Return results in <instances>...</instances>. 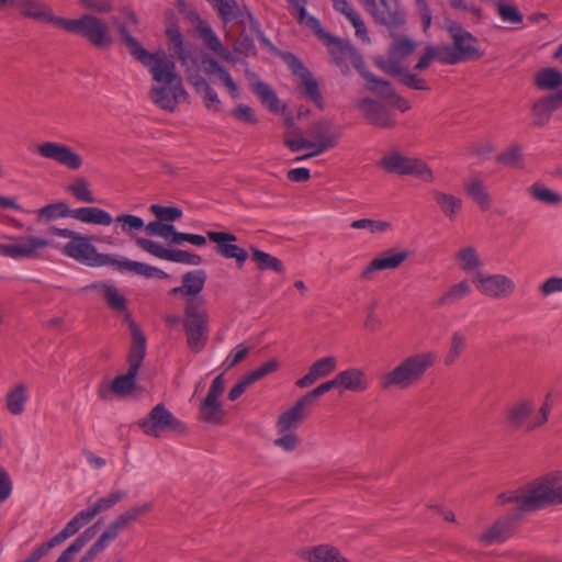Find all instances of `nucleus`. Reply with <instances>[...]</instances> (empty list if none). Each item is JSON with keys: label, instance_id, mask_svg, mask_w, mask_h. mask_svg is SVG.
Listing matches in <instances>:
<instances>
[{"label": "nucleus", "instance_id": "obj_1", "mask_svg": "<svg viewBox=\"0 0 562 562\" xmlns=\"http://www.w3.org/2000/svg\"><path fill=\"white\" fill-rule=\"evenodd\" d=\"M119 33L130 55L140 63L153 78L154 83L149 90L150 100L158 108L175 112L178 105L188 99L176 63L166 55L165 50L148 52L126 31L125 25H119Z\"/></svg>", "mask_w": 562, "mask_h": 562}, {"label": "nucleus", "instance_id": "obj_2", "mask_svg": "<svg viewBox=\"0 0 562 562\" xmlns=\"http://www.w3.org/2000/svg\"><path fill=\"white\" fill-rule=\"evenodd\" d=\"M499 505L513 504L516 513H535L553 504V479L539 476L498 495Z\"/></svg>", "mask_w": 562, "mask_h": 562}, {"label": "nucleus", "instance_id": "obj_3", "mask_svg": "<svg viewBox=\"0 0 562 562\" xmlns=\"http://www.w3.org/2000/svg\"><path fill=\"white\" fill-rule=\"evenodd\" d=\"M436 361L437 353L432 350L412 353L382 373L379 376V385L383 391L407 390L422 381Z\"/></svg>", "mask_w": 562, "mask_h": 562}, {"label": "nucleus", "instance_id": "obj_4", "mask_svg": "<svg viewBox=\"0 0 562 562\" xmlns=\"http://www.w3.org/2000/svg\"><path fill=\"white\" fill-rule=\"evenodd\" d=\"M183 327L189 348L194 352H200L209 338V315L202 300L187 299Z\"/></svg>", "mask_w": 562, "mask_h": 562}, {"label": "nucleus", "instance_id": "obj_5", "mask_svg": "<svg viewBox=\"0 0 562 562\" xmlns=\"http://www.w3.org/2000/svg\"><path fill=\"white\" fill-rule=\"evenodd\" d=\"M60 29L80 35L97 48H110L113 44L108 23L94 14H83L79 19L64 18Z\"/></svg>", "mask_w": 562, "mask_h": 562}, {"label": "nucleus", "instance_id": "obj_6", "mask_svg": "<svg viewBox=\"0 0 562 562\" xmlns=\"http://www.w3.org/2000/svg\"><path fill=\"white\" fill-rule=\"evenodd\" d=\"M447 31L453 42V46L442 45V64L457 65L461 61L475 59L482 56L477 47L476 38L468 31H465L458 23H450Z\"/></svg>", "mask_w": 562, "mask_h": 562}, {"label": "nucleus", "instance_id": "obj_7", "mask_svg": "<svg viewBox=\"0 0 562 562\" xmlns=\"http://www.w3.org/2000/svg\"><path fill=\"white\" fill-rule=\"evenodd\" d=\"M130 329L132 346L128 355V370L126 374L116 376L111 384V390L120 395H125L133 391L138 369L146 353V339L140 328L131 321Z\"/></svg>", "mask_w": 562, "mask_h": 562}, {"label": "nucleus", "instance_id": "obj_8", "mask_svg": "<svg viewBox=\"0 0 562 562\" xmlns=\"http://www.w3.org/2000/svg\"><path fill=\"white\" fill-rule=\"evenodd\" d=\"M379 166L386 172L398 176H412L424 182H432L435 177L426 161L418 157L406 156L400 151H391L384 155Z\"/></svg>", "mask_w": 562, "mask_h": 562}, {"label": "nucleus", "instance_id": "obj_9", "mask_svg": "<svg viewBox=\"0 0 562 562\" xmlns=\"http://www.w3.org/2000/svg\"><path fill=\"white\" fill-rule=\"evenodd\" d=\"M138 427L147 436L158 438L164 431L182 432L184 424L168 411L162 404H157L148 415L137 423Z\"/></svg>", "mask_w": 562, "mask_h": 562}, {"label": "nucleus", "instance_id": "obj_10", "mask_svg": "<svg viewBox=\"0 0 562 562\" xmlns=\"http://www.w3.org/2000/svg\"><path fill=\"white\" fill-rule=\"evenodd\" d=\"M535 411V403L529 398H522L514 403L506 412V419L509 425L514 428H519L526 425L527 430H533L548 422V417L551 411V405L546 402L539 409V415L529 420L528 418Z\"/></svg>", "mask_w": 562, "mask_h": 562}, {"label": "nucleus", "instance_id": "obj_11", "mask_svg": "<svg viewBox=\"0 0 562 562\" xmlns=\"http://www.w3.org/2000/svg\"><path fill=\"white\" fill-rule=\"evenodd\" d=\"M61 251L65 256L89 267H104L110 262V255L100 254L89 237L79 233L64 245Z\"/></svg>", "mask_w": 562, "mask_h": 562}, {"label": "nucleus", "instance_id": "obj_12", "mask_svg": "<svg viewBox=\"0 0 562 562\" xmlns=\"http://www.w3.org/2000/svg\"><path fill=\"white\" fill-rule=\"evenodd\" d=\"M48 246V241L36 236L5 237L0 241V255L14 259H33Z\"/></svg>", "mask_w": 562, "mask_h": 562}, {"label": "nucleus", "instance_id": "obj_13", "mask_svg": "<svg viewBox=\"0 0 562 562\" xmlns=\"http://www.w3.org/2000/svg\"><path fill=\"white\" fill-rule=\"evenodd\" d=\"M322 40H324L328 50L337 66L345 72L347 71V61H350L355 68L362 75V72H369L364 69V63L362 57L352 47L349 42L340 38L330 36L323 29L322 33H316Z\"/></svg>", "mask_w": 562, "mask_h": 562}, {"label": "nucleus", "instance_id": "obj_14", "mask_svg": "<svg viewBox=\"0 0 562 562\" xmlns=\"http://www.w3.org/2000/svg\"><path fill=\"white\" fill-rule=\"evenodd\" d=\"M472 281L482 295L492 300L509 297L516 290L515 281L501 273L488 274L477 272Z\"/></svg>", "mask_w": 562, "mask_h": 562}, {"label": "nucleus", "instance_id": "obj_15", "mask_svg": "<svg viewBox=\"0 0 562 562\" xmlns=\"http://www.w3.org/2000/svg\"><path fill=\"white\" fill-rule=\"evenodd\" d=\"M401 9H403L401 7ZM404 11V10H402ZM404 13V22L397 25L394 29H391L385 25L386 30L390 32V35L394 38L389 48V54L386 57H379L375 59L376 66L382 70V66L391 63L396 66H404L403 60L408 57L416 48V44L413 40L401 36L400 33L403 31L406 23V15ZM384 26V24H382Z\"/></svg>", "mask_w": 562, "mask_h": 562}, {"label": "nucleus", "instance_id": "obj_16", "mask_svg": "<svg viewBox=\"0 0 562 562\" xmlns=\"http://www.w3.org/2000/svg\"><path fill=\"white\" fill-rule=\"evenodd\" d=\"M366 11L379 24L391 29L404 22V13L398 0H360Z\"/></svg>", "mask_w": 562, "mask_h": 562}, {"label": "nucleus", "instance_id": "obj_17", "mask_svg": "<svg viewBox=\"0 0 562 562\" xmlns=\"http://www.w3.org/2000/svg\"><path fill=\"white\" fill-rule=\"evenodd\" d=\"M136 245L147 254L171 262L200 266L202 257L182 249L166 248L160 243L148 238H137Z\"/></svg>", "mask_w": 562, "mask_h": 562}, {"label": "nucleus", "instance_id": "obj_18", "mask_svg": "<svg viewBox=\"0 0 562 562\" xmlns=\"http://www.w3.org/2000/svg\"><path fill=\"white\" fill-rule=\"evenodd\" d=\"M36 153L69 170H78L83 164L82 157L74 148L63 143L44 142L36 147Z\"/></svg>", "mask_w": 562, "mask_h": 562}, {"label": "nucleus", "instance_id": "obj_19", "mask_svg": "<svg viewBox=\"0 0 562 562\" xmlns=\"http://www.w3.org/2000/svg\"><path fill=\"white\" fill-rule=\"evenodd\" d=\"M15 9L24 19L52 24L59 29L64 21V18L55 15L52 8L43 0H16Z\"/></svg>", "mask_w": 562, "mask_h": 562}, {"label": "nucleus", "instance_id": "obj_20", "mask_svg": "<svg viewBox=\"0 0 562 562\" xmlns=\"http://www.w3.org/2000/svg\"><path fill=\"white\" fill-rule=\"evenodd\" d=\"M207 238L216 244V252L225 259H234L237 267L241 268L248 259V252L236 245L237 237L225 232L209 231Z\"/></svg>", "mask_w": 562, "mask_h": 562}, {"label": "nucleus", "instance_id": "obj_21", "mask_svg": "<svg viewBox=\"0 0 562 562\" xmlns=\"http://www.w3.org/2000/svg\"><path fill=\"white\" fill-rule=\"evenodd\" d=\"M409 254L406 250L389 249L380 256L373 258L361 271L360 279L369 281L378 271L394 270L398 268L407 258Z\"/></svg>", "mask_w": 562, "mask_h": 562}, {"label": "nucleus", "instance_id": "obj_22", "mask_svg": "<svg viewBox=\"0 0 562 562\" xmlns=\"http://www.w3.org/2000/svg\"><path fill=\"white\" fill-rule=\"evenodd\" d=\"M308 135L313 138L312 155H321L337 145L340 128L334 127L329 122L321 121L312 126Z\"/></svg>", "mask_w": 562, "mask_h": 562}, {"label": "nucleus", "instance_id": "obj_23", "mask_svg": "<svg viewBox=\"0 0 562 562\" xmlns=\"http://www.w3.org/2000/svg\"><path fill=\"white\" fill-rule=\"evenodd\" d=\"M340 393H363L369 390L371 382L366 371L358 367H350L339 371L335 376Z\"/></svg>", "mask_w": 562, "mask_h": 562}, {"label": "nucleus", "instance_id": "obj_24", "mask_svg": "<svg viewBox=\"0 0 562 562\" xmlns=\"http://www.w3.org/2000/svg\"><path fill=\"white\" fill-rule=\"evenodd\" d=\"M81 292L94 291L105 302L109 308L123 313L127 310V300L112 282H95L83 286Z\"/></svg>", "mask_w": 562, "mask_h": 562}, {"label": "nucleus", "instance_id": "obj_25", "mask_svg": "<svg viewBox=\"0 0 562 562\" xmlns=\"http://www.w3.org/2000/svg\"><path fill=\"white\" fill-rule=\"evenodd\" d=\"M109 267L114 268L121 273H133L137 276H143L145 278H159V279H167L168 273L165 271L143 263L138 261L130 260L125 257H116L113 255H110V262L108 265Z\"/></svg>", "mask_w": 562, "mask_h": 562}, {"label": "nucleus", "instance_id": "obj_26", "mask_svg": "<svg viewBox=\"0 0 562 562\" xmlns=\"http://www.w3.org/2000/svg\"><path fill=\"white\" fill-rule=\"evenodd\" d=\"M517 513L497 520L487 530L479 536V541L484 546L493 543H501L512 537L516 527V521L519 519Z\"/></svg>", "mask_w": 562, "mask_h": 562}, {"label": "nucleus", "instance_id": "obj_27", "mask_svg": "<svg viewBox=\"0 0 562 562\" xmlns=\"http://www.w3.org/2000/svg\"><path fill=\"white\" fill-rule=\"evenodd\" d=\"M186 76L187 80L193 86L196 93L202 95L205 108L214 113L221 112L222 102L216 91L200 74H198L196 69L194 68V72H191L190 68H188V70H186Z\"/></svg>", "mask_w": 562, "mask_h": 562}, {"label": "nucleus", "instance_id": "obj_28", "mask_svg": "<svg viewBox=\"0 0 562 562\" xmlns=\"http://www.w3.org/2000/svg\"><path fill=\"white\" fill-rule=\"evenodd\" d=\"M362 77L370 85V89L376 92L384 99H389L390 103L397 108L401 112H405L411 109L409 102L395 93L390 82L378 78L372 72H362Z\"/></svg>", "mask_w": 562, "mask_h": 562}, {"label": "nucleus", "instance_id": "obj_29", "mask_svg": "<svg viewBox=\"0 0 562 562\" xmlns=\"http://www.w3.org/2000/svg\"><path fill=\"white\" fill-rule=\"evenodd\" d=\"M337 368V358L327 356L316 360L308 369L307 373L299 379L295 384L300 389L308 387L317 380L331 374Z\"/></svg>", "mask_w": 562, "mask_h": 562}, {"label": "nucleus", "instance_id": "obj_30", "mask_svg": "<svg viewBox=\"0 0 562 562\" xmlns=\"http://www.w3.org/2000/svg\"><path fill=\"white\" fill-rule=\"evenodd\" d=\"M366 119L378 127H391L395 124L393 114L385 109L381 103L371 100L363 99L359 104Z\"/></svg>", "mask_w": 562, "mask_h": 562}, {"label": "nucleus", "instance_id": "obj_31", "mask_svg": "<svg viewBox=\"0 0 562 562\" xmlns=\"http://www.w3.org/2000/svg\"><path fill=\"white\" fill-rule=\"evenodd\" d=\"M299 557L307 562H351L337 548L329 544L304 548L299 552Z\"/></svg>", "mask_w": 562, "mask_h": 562}, {"label": "nucleus", "instance_id": "obj_32", "mask_svg": "<svg viewBox=\"0 0 562 562\" xmlns=\"http://www.w3.org/2000/svg\"><path fill=\"white\" fill-rule=\"evenodd\" d=\"M292 67L300 78L305 98L315 103L319 109H323V97L316 79L299 60H295Z\"/></svg>", "mask_w": 562, "mask_h": 562}, {"label": "nucleus", "instance_id": "obj_33", "mask_svg": "<svg viewBox=\"0 0 562 562\" xmlns=\"http://www.w3.org/2000/svg\"><path fill=\"white\" fill-rule=\"evenodd\" d=\"M306 405L299 400L293 406L280 414L277 419V432L295 431L305 416Z\"/></svg>", "mask_w": 562, "mask_h": 562}, {"label": "nucleus", "instance_id": "obj_34", "mask_svg": "<svg viewBox=\"0 0 562 562\" xmlns=\"http://www.w3.org/2000/svg\"><path fill=\"white\" fill-rule=\"evenodd\" d=\"M382 70L397 78L402 85L411 89L429 90L426 80L411 72L405 66H396L395 64L387 63L382 66Z\"/></svg>", "mask_w": 562, "mask_h": 562}, {"label": "nucleus", "instance_id": "obj_35", "mask_svg": "<svg viewBox=\"0 0 562 562\" xmlns=\"http://www.w3.org/2000/svg\"><path fill=\"white\" fill-rule=\"evenodd\" d=\"M198 31L204 44L212 53H214L217 57H220L223 60H234L233 53L222 44L218 36L215 34V32L211 29V26L207 23L200 22L198 25Z\"/></svg>", "mask_w": 562, "mask_h": 562}, {"label": "nucleus", "instance_id": "obj_36", "mask_svg": "<svg viewBox=\"0 0 562 562\" xmlns=\"http://www.w3.org/2000/svg\"><path fill=\"white\" fill-rule=\"evenodd\" d=\"M464 190L481 210L486 211L491 207L492 199L481 177H469L464 182Z\"/></svg>", "mask_w": 562, "mask_h": 562}, {"label": "nucleus", "instance_id": "obj_37", "mask_svg": "<svg viewBox=\"0 0 562 562\" xmlns=\"http://www.w3.org/2000/svg\"><path fill=\"white\" fill-rule=\"evenodd\" d=\"M454 261L458 267L465 273L482 272L483 261L473 246H465L454 252Z\"/></svg>", "mask_w": 562, "mask_h": 562}, {"label": "nucleus", "instance_id": "obj_38", "mask_svg": "<svg viewBox=\"0 0 562 562\" xmlns=\"http://www.w3.org/2000/svg\"><path fill=\"white\" fill-rule=\"evenodd\" d=\"M85 224L109 226L113 223L112 215L97 206L72 209V217Z\"/></svg>", "mask_w": 562, "mask_h": 562}, {"label": "nucleus", "instance_id": "obj_39", "mask_svg": "<svg viewBox=\"0 0 562 562\" xmlns=\"http://www.w3.org/2000/svg\"><path fill=\"white\" fill-rule=\"evenodd\" d=\"M202 66H203V70L205 74L217 75L218 79L228 89V91L233 98H238V95H239L238 86L234 81L231 74L225 68H223L215 59L210 58V57H203Z\"/></svg>", "mask_w": 562, "mask_h": 562}, {"label": "nucleus", "instance_id": "obj_40", "mask_svg": "<svg viewBox=\"0 0 562 562\" xmlns=\"http://www.w3.org/2000/svg\"><path fill=\"white\" fill-rule=\"evenodd\" d=\"M29 400L27 387L20 383L11 387L5 394V408L10 414L19 416L23 414Z\"/></svg>", "mask_w": 562, "mask_h": 562}, {"label": "nucleus", "instance_id": "obj_41", "mask_svg": "<svg viewBox=\"0 0 562 562\" xmlns=\"http://www.w3.org/2000/svg\"><path fill=\"white\" fill-rule=\"evenodd\" d=\"M432 196L442 214L449 220H454L462 210V200L453 194L442 191H432Z\"/></svg>", "mask_w": 562, "mask_h": 562}, {"label": "nucleus", "instance_id": "obj_42", "mask_svg": "<svg viewBox=\"0 0 562 562\" xmlns=\"http://www.w3.org/2000/svg\"><path fill=\"white\" fill-rule=\"evenodd\" d=\"M472 293L471 284L468 280H461L450 285L445 293L437 300L436 305L449 306L457 304Z\"/></svg>", "mask_w": 562, "mask_h": 562}, {"label": "nucleus", "instance_id": "obj_43", "mask_svg": "<svg viewBox=\"0 0 562 562\" xmlns=\"http://www.w3.org/2000/svg\"><path fill=\"white\" fill-rule=\"evenodd\" d=\"M252 89L262 104L266 105L271 112L279 113L285 111V105L281 104V101L276 92L266 82L258 80L252 83Z\"/></svg>", "mask_w": 562, "mask_h": 562}, {"label": "nucleus", "instance_id": "obj_44", "mask_svg": "<svg viewBox=\"0 0 562 562\" xmlns=\"http://www.w3.org/2000/svg\"><path fill=\"white\" fill-rule=\"evenodd\" d=\"M166 36L171 45V48L175 52L178 60L184 67V71L188 70V61L190 59V52L184 48L182 34L179 31V27L176 25H170L166 29Z\"/></svg>", "mask_w": 562, "mask_h": 562}, {"label": "nucleus", "instance_id": "obj_45", "mask_svg": "<svg viewBox=\"0 0 562 562\" xmlns=\"http://www.w3.org/2000/svg\"><path fill=\"white\" fill-rule=\"evenodd\" d=\"M468 347V337L465 333L458 329L451 334L448 351L445 356L447 366L453 364Z\"/></svg>", "mask_w": 562, "mask_h": 562}, {"label": "nucleus", "instance_id": "obj_46", "mask_svg": "<svg viewBox=\"0 0 562 562\" xmlns=\"http://www.w3.org/2000/svg\"><path fill=\"white\" fill-rule=\"evenodd\" d=\"M527 192L531 198L547 205H558L562 203V196L541 182L531 184L527 189Z\"/></svg>", "mask_w": 562, "mask_h": 562}, {"label": "nucleus", "instance_id": "obj_47", "mask_svg": "<svg viewBox=\"0 0 562 562\" xmlns=\"http://www.w3.org/2000/svg\"><path fill=\"white\" fill-rule=\"evenodd\" d=\"M145 231L150 236H157L170 244L179 245L177 235H181V233L171 223L149 222L146 224Z\"/></svg>", "mask_w": 562, "mask_h": 562}, {"label": "nucleus", "instance_id": "obj_48", "mask_svg": "<svg viewBox=\"0 0 562 562\" xmlns=\"http://www.w3.org/2000/svg\"><path fill=\"white\" fill-rule=\"evenodd\" d=\"M206 273L204 270L189 271L182 276L186 296L195 297L204 288Z\"/></svg>", "mask_w": 562, "mask_h": 562}, {"label": "nucleus", "instance_id": "obj_49", "mask_svg": "<svg viewBox=\"0 0 562 562\" xmlns=\"http://www.w3.org/2000/svg\"><path fill=\"white\" fill-rule=\"evenodd\" d=\"M213 8L224 23L238 20L245 13L236 0H218Z\"/></svg>", "mask_w": 562, "mask_h": 562}, {"label": "nucleus", "instance_id": "obj_50", "mask_svg": "<svg viewBox=\"0 0 562 562\" xmlns=\"http://www.w3.org/2000/svg\"><path fill=\"white\" fill-rule=\"evenodd\" d=\"M95 527L87 528L75 541L59 555L56 562H71L74 555L82 550V548L94 538Z\"/></svg>", "mask_w": 562, "mask_h": 562}, {"label": "nucleus", "instance_id": "obj_51", "mask_svg": "<svg viewBox=\"0 0 562 562\" xmlns=\"http://www.w3.org/2000/svg\"><path fill=\"white\" fill-rule=\"evenodd\" d=\"M95 527L87 528L75 541L59 555L56 562H71L74 555L82 550V548L94 538Z\"/></svg>", "mask_w": 562, "mask_h": 562}, {"label": "nucleus", "instance_id": "obj_52", "mask_svg": "<svg viewBox=\"0 0 562 562\" xmlns=\"http://www.w3.org/2000/svg\"><path fill=\"white\" fill-rule=\"evenodd\" d=\"M224 411L217 398L205 397L200 406V417L207 423H220Z\"/></svg>", "mask_w": 562, "mask_h": 562}, {"label": "nucleus", "instance_id": "obj_53", "mask_svg": "<svg viewBox=\"0 0 562 562\" xmlns=\"http://www.w3.org/2000/svg\"><path fill=\"white\" fill-rule=\"evenodd\" d=\"M294 10L297 21L311 27L315 33H322V25L319 21L307 14L306 4L307 0H286Z\"/></svg>", "mask_w": 562, "mask_h": 562}, {"label": "nucleus", "instance_id": "obj_54", "mask_svg": "<svg viewBox=\"0 0 562 562\" xmlns=\"http://www.w3.org/2000/svg\"><path fill=\"white\" fill-rule=\"evenodd\" d=\"M40 220L52 221L63 217H72V209H69L65 202L48 204L37 211Z\"/></svg>", "mask_w": 562, "mask_h": 562}, {"label": "nucleus", "instance_id": "obj_55", "mask_svg": "<svg viewBox=\"0 0 562 562\" xmlns=\"http://www.w3.org/2000/svg\"><path fill=\"white\" fill-rule=\"evenodd\" d=\"M536 85L543 90H553L562 85V74L554 68H546L537 74Z\"/></svg>", "mask_w": 562, "mask_h": 562}, {"label": "nucleus", "instance_id": "obj_56", "mask_svg": "<svg viewBox=\"0 0 562 562\" xmlns=\"http://www.w3.org/2000/svg\"><path fill=\"white\" fill-rule=\"evenodd\" d=\"M251 258L261 270L270 269L279 273L284 271L282 262L277 257H273L260 249H252Z\"/></svg>", "mask_w": 562, "mask_h": 562}, {"label": "nucleus", "instance_id": "obj_57", "mask_svg": "<svg viewBox=\"0 0 562 562\" xmlns=\"http://www.w3.org/2000/svg\"><path fill=\"white\" fill-rule=\"evenodd\" d=\"M67 192L72 194L78 201L83 203H94L95 199L89 188V183L85 178H77L66 188Z\"/></svg>", "mask_w": 562, "mask_h": 562}, {"label": "nucleus", "instance_id": "obj_58", "mask_svg": "<svg viewBox=\"0 0 562 562\" xmlns=\"http://www.w3.org/2000/svg\"><path fill=\"white\" fill-rule=\"evenodd\" d=\"M151 509L150 503H145L138 506L131 507L126 512L119 515L114 521L119 525L121 529L126 528L128 525L134 522L138 517L145 515Z\"/></svg>", "mask_w": 562, "mask_h": 562}, {"label": "nucleus", "instance_id": "obj_59", "mask_svg": "<svg viewBox=\"0 0 562 562\" xmlns=\"http://www.w3.org/2000/svg\"><path fill=\"white\" fill-rule=\"evenodd\" d=\"M113 221L120 225L122 233L127 235H133L146 227L143 218L133 214H120Z\"/></svg>", "mask_w": 562, "mask_h": 562}, {"label": "nucleus", "instance_id": "obj_60", "mask_svg": "<svg viewBox=\"0 0 562 562\" xmlns=\"http://www.w3.org/2000/svg\"><path fill=\"white\" fill-rule=\"evenodd\" d=\"M149 211L155 215L154 222L172 223L182 216V210L177 206L153 204Z\"/></svg>", "mask_w": 562, "mask_h": 562}, {"label": "nucleus", "instance_id": "obj_61", "mask_svg": "<svg viewBox=\"0 0 562 562\" xmlns=\"http://www.w3.org/2000/svg\"><path fill=\"white\" fill-rule=\"evenodd\" d=\"M496 12L505 23L521 24L524 21V15L517 7L503 1L496 3Z\"/></svg>", "mask_w": 562, "mask_h": 562}, {"label": "nucleus", "instance_id": "obj_62", "mask_svg": "<svg viewBox=\"0 0 562 562\" xmlns=\"http://www.w3.org/2000/svg\"><path fill=\"white\" fill-rule=\"evenodd\" d=\"M350 226L355 229H368L372 234H381L391 229V224L385 221L361 218L353 221Z\"/></svg>", "mask_w": 562, "mask_h": 562}, {"label": "nucleus", "instance_id": "obj_63", "mask_svg": "<svg viewBox=\"0 0 562 562\" xmlns=\"http://www.w3.org/2000/svg\"><path fill=\"white\" fill-rule=\"evenodd\" d=\"M127 493L123 490L114 491L101 498H99L92 505L94 506L98 514L111 509L117 503L126 497Z\"/></svg>", "mask_w": 562, "mask_h": 562}, {"label": "nucleus", "instance_id": "obj_64", "mask_svg": "<svg viewBox=\"0 0 562 562\" xmlns=\"http://www.w3.org/2000/svg\"><path fill=\"white\" fill-rule=\"evenodd\" d=\"M497 160L508 167L521 168L522 150L520 146H513L498 155Z\"/></svg>", "mask_w": 562, "mask_h": 562}]
</instances>
